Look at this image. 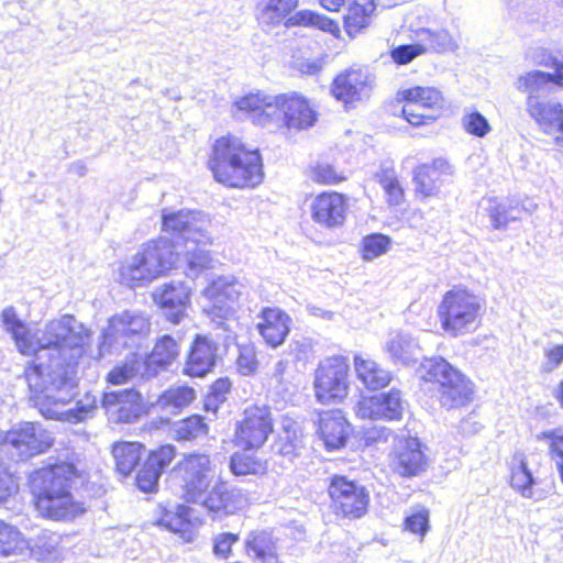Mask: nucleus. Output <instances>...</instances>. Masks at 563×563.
I'll return each instance as SVG.
<instances>
[{
    "label": "nucleus",
    "mask_w": 563,
    "mask_h": 563,
    "mask_svg": "<svg viewBox=\"0 0 563 563\" xmlns=\"http://www.w3.org/2000/svg\"><path fill=\"white\" fill-rule=\"evenodd\" d=\"M150 332V321L142 313L125 311L113 316L101 334L99 354L119 353L124 347L136 346Z\"/></svg>",
    "instance_id": "obj_9"
},
{
    "label": "nucleus",
    "mask_w": 563,
    "mask_h": 563,
    "mask_svg": "<svg viewBox=\"0 0 563 563\" xmlns=\"http://www.w3.org/2000/svg\"><path fill=\"white\" fill-rule=\"evenodd\" d=\"M375 76L365 67H351L340 73L331 85V93L346 109L355 108L371 97Z\"/></svg>",
    "instance_id": "obj_13"
},
{
    "label": "nucleus",
    "mask_w": 563,
    "mask_h": 563,
    "mask_svg": "<svg viewBox=\"0 0 563 563\" xmlns=\"http://www.w3.org/2000/svg\"><path fill=\"white\" fill-rule=\"evenodd\" d=\"M285 25L287 27L294 25H317V13L313 11H298L294 15L287 18Z\"/></svg>",
    "instance_id": "obj_61"
},
{
    "label": "nucleus",
    "mask_w": 563,
    "mask_h": 563,
    "mask_svg": "<svg viewBox=\"0 0 563 563\" xmlns=\"http://www.w3.org/2000/svg\"><path fill=\"white\" fill-rule=\"evenodd\" d=\"M209 167L214 179L228 187H255L263 180L258 150H249L239 137L222 136L213 145Z\"/></svg>",
    "instance_id": "obj_6"
},
{
    "label": "nucleus",
    "mask_w": 563,
    "mask_h": 563,
    "mask_svg": "<svg viewBox=\"0 0 563 563\" xmlns=\"http://www.w3.org/2000/svg\"><path fill=\"white\" fill-rule=\"evenodd\" d=\"M437 397L442 407L454 409L466 406L473 400L474 384L461 371L451 374L445 384L435 387Z\"/></svg>",
    "instance_id": "obj_24"
},
{
    "label": "nucleus",
    "mask_w": 563,
    "mask_h": 563,
    "mask_svg": "<svg viewBox=\"0 0 563 563\" xmlns=\"http://www.w3.org/2000/svg\"><path fill=\"white\" fill-rule=\"evenodd\" d=\"M486 210L495 229L505 228L510 221L520 219L521 210L509 201H500L497 198L487 200Z\"/></svg>",
    "instance_id": "obj_36"
},
{
    "label": "nucleus",
    "mask_w": 563,
    "mask_h": 563,
    "mask_svg": "<svg viewBox=\"0 0 563 563\" xmlns=\"http://www.w3.org/2000/svg\"><path fill=\"white\" fill-rule=\"evenodd\" d=\"M238 368L243 375H251L257 367V361L252 350H243L236 360Z\"/></svg>",
    "instance_id": "obj_60"
},
{
    "label": "nucleus",
    "mask_w": 563,
    "mask_h": 563,
    "mask_svg": "<svg viewBox=\"0 0 563 563\" xmlns=\"http://www.w3.org/2000/svg\"><path fill=\"white\" fill-rule=\"evenodd\" d=\"M222 484L219 482L212 487V489L207 494L203 493V498L200 499L201 503L210 512H213L217 516H221L223 504L221 501V494H224L222 490Z\"/></svg>",
    "instance_id": "obj_54"
},
{
    "label": "nucleus",
    "mask_w": 563,
    "mask_h": 563,
    "mask_svg": "<svg viewBox=\"0 0 563 563\" xmlns=\"http://www.w3.org/2000/svg\"><path fill=\"white\" fill-rule=\"evenodd\" d=\"M394 472L404 477L418 476L427 468V459L416 438L400 440L391 456Z\"/></svg>",
    "instance_id": "obj_21"
},
{
    "label": "nucleus",
    "mask_w": 563,
    "mask_h": 563,
    "mask_svg": "<svg viewBox=\"0 0 563 563\" xmlns=\"http://www.w3.org/2000/svg\"><path fill=\"white\" fill-rule=\"evenodd\" d=\"M85 345L81 344L78 355L73 354L69 347L47 364L25 368L26 383L45 418L78 423L96 412L97 398L89 393L78 399L73 408L62 409L75 395V367L85 352Z\"/></svg>",
    "instance_id": "obj_2"
},
{
    "label": "nucleus",
    "mask_w": 563,
    "mask_h": 563,
    "mask_svg": "<svg viewBox=\"0 0 563 563\" xmlns=\"http://www.w3.org/2000/svg\"><path fill=\"white\" fill-rule=\"evenodd\" d=\"M173 431L178 441H191L208 433L203 417L192 415L174 424Z\"/></svg>",
    "instance_id": "obj_41"
},
{
    "label": "nucleus",
    "mask_w": 563,
    "mask_h": 563,
    "mask_svg": "<svg viewBox=\"0 0 563 563\" xmlns=\"http://www.w3.org/2000/svg\"><path fill=\"white\" fill-rule=\"evenodd\" d=\"M413 181L416 191L423 197H434L440 191L441 178L427 164L415 169Z\"/></svg>",
    "instance_id": "obj_42"
},
{
    "label": "nucleus",
    "mask_w": 563,
    "mask_h": 563,
    "mask_svg": "<svg viewBox=\"0 0 563 563\" xmlns=\"http://www.w3.org/2000/svg\"><path fill=\"white\" fill-rule=\"evenodd\" d=\"M271 126L299 132L313 125L316 114L308 100L297 92L275 96V103L268 107Z\"/></svg>",
    "instance_id": "obj_11"
},
{
    "label": "nucleus",
    "mask_w": 563,
    "mask_h": 563,
    "mask_svg": "<svg viewBox=\"0 0 563 563\" xmlns=\"http://www.w3.org/2000/svg\"><path fill=\"white\" fill-rule=\"evenodd\" d=\"M231 390V382L228 377L217 379L209 389V394L220 398L223 402L227 400V395Z\"/></svg>",
    "instance_id": "obj_62"
},
{
    "label": "nucleus",
    "mask_w": 563,
    "mask_h": 563,
    "mask_svg": "<svg viewBox=\"0 0 563 563\" xmlns=\"http://www.w3.org/2000/svg\"><path fill=\"white\" fill-rule=\"evenodd\" d=\"M133 358L130 362H125L122 365L115 366L107 377V380L112 385H121L126 383L129 379L141 373V368H144L143 361L132 355Z\"/></svg>",
    "instance_id": "obj_46"
},
{
    "label": "nucleus",
    "mask_w": 563,
    "mask_h": 563,
    "mask_svg": "<svg viewBox=\"0 0 563 563\" xmlns=\"http://www.w3.org/2000/svg\"><path fill=\"white\" fill-rule=\"evenodd\" d=\"M402 401L399 390H390L368 398H363L356 406V415L362 419L398 420L402 415Z\"/></svg>",
    "instance_id": "obj_20"
},
{
    "label": "nucleus",
    "mask_w": 563,
    "mask_h": 563,
    "mask_svg": "<svg viewBox=\"0 0 563 563\" xmlns=\"http://www.w3.org/2000/svg\"><path fill=\"white\" fill-rule=\"evenodd\" d=\"M196 398V391L189 386H172L157 399L156 407L164 413L178 415Z\"/></svg>",
    "instance_id": "obj_33"
},
{
    "label": "nucleus",
    "mask_w": 563,
    "mask_h": 563,
    "mask_svg": "<svg viewBox=\"0 0 563 563\" xmlns=\"http://www.w3.org/2000/svg\"><path fill=\"white\" fill-rule=\"evenodd\" d=\"M243 285L234 276H219L207 288L211 301L208 313L224 331H231L228 321L234 314L233 305L242 294Z\"/></svg>",
    "instance_id": "obj_14"
},
{
    "label": "nucleus",
    "mask_w": 563,
    "mask_h": 563,
    "mask_svg": "<svg viewBox=\"0 0 563 563\" xmlns=\"http://www.w3.org/2000/svg\"><path fill=\"white\" fill-rule=\"evenodd\" d=\"M145 452L140 442H119L112 446V455L115 462V470L123 476L130 475Z\"/></svg>",
    "instance_id": "obj_32"
},
{
    "label": "nucleus",
    "mask_w": 563,
    "mask_h": 563,
    "mask_svg": "<svg viewBox=\"0 0 563 563\" xmlns=\"http://www.w3.org/2000/svg\"><path fill=\"white\" fill-rule=\"evenodd\" d=\"M427 167L432 169V172L440 178L442 176L452 175L453 173L451 164L444 158H437L431 164H427Z\"/></svg>",
    "instance_id": "obj_64"
},
{
    "label": "nucleus",
    "mask_w": 563,
    "mask_h": 563,
    "mask_svg": "<svg viewBox=\"0 0 563 563\" xmlns=\"http://www.w3.org/2000/svg\"><path fill=\"white\" fill-rule=\"evenodd\" d=\"M209 220L198 210H164L162 230L170 239L161 238L143 245L120 268V282L134 288L162 276L184 257L190 277L209 268L211 256L205 247L210 243Z\"/></svg>",
    "instance_id": "obj_1"
},
{
    "label": "nucleus",
    "mask_w": 563,
    "mask_h": 563,
    "mask_svg": "<svg viewBox=\"0 0 563 563\" xmlns=\"http://www.w3.org/2000/svg\"><path fill=\"white\" fill-rule=\"evenodd\" d=\"M101 407L108 419L114 423H132L144 412L143 397L134 388L104 393Z\"/></svg>",
    "instance_id": "obj_17"
},
{
    "label": "nucleus",
    "mask_w": 563,
    "mask_h": 563,
    "mask_svg": "<svg viewBox=\"0 0 563 563\" xmlns=\"http://www.w3.org/2000/svg\"><path fill=\"white\" fill-rule=\"evenodd\" d=\"M344 179L345 177L342 174L336 173L332 166L319 165V184H338Z\"/></svg>",
    "instance_id": "obj_63"
},
{
    "label": "nucleus",
    "mask_w": 563,
    "mask_h": 563,
    "mask_svg": "<svg viewBox=\"0 0 563 563\" xmlns=\"http://www.w3.org/2000/svg\"><path fill=\"white\" fill-rule=\"evenodd\" d=\"M214 466L205 453H190L178 463V471L184 483L185 497L188 501L199 504L214 476Z\"/></svg>",
    "instance_id": "obj_15"
},
{
    "label": "nucleus",
    "mask_w": 563,
    "mask_h": 563,
    "mask_svg": "<svg viewBox=\"0 0 563 563\" xmlns=\"http://www.w3.org/2000/svg\"><path fill=\"white\" fill-rule=\"evenodd\" d=\"M384 351L396 365H410L420 356V346L417 341L407 333L397 332L386 341Z\"/></svg>",
    "instance_id": "obj_28"
},
{
    "label": "nucleus",
    "mask_w": 563,
    "mask_h": 563,
    "mask_svg": "<svg viewBox=\"0 0 563 563\" xmlns=\"http://www.w3.org/2000/svg\"><path fill=\"white\" fill-rule=\"evenodd\" d=\"M424 52L426 47H422L420 43L399 45L391 51V57L397 64L406 65Z\"/></svg>",
    "instance_id": "obj_53"
},
{
    "label": "nucleus",
    "mask_w": 563,
    "mask_h": 563,
    "mask_svg": "<svg viewBox=\"0 0 563 563\" xmlns=\"http://www.w3.org/2000/svg\"><path fill=\"white\" fill-rule=\"evenodd\" d=\"M256 328L264 341L272 347L283 344L289 334L291 318L279 308H264Z\"/></svg>",
    "instance_id": "obj_26"
},
{
    "label": "nucleus",
    "mask_w": 563,
    "mask_h": 563,
    "mask_svg": "<svg viewBox=\"0 0 563 563\" xmlns=\"http://www.w3.org/2000/svg\"><path fill=\"white\" fill-rule=\"evenodd\" d=\"M331 506L336 515L357 519L367 512L369 493L354 481L344 476H334L328 486Z\"/></svg>",
    "instance_id": "obj_12"
},
{
    "label": "nucleus",
    "mask_w": 563,
    "mask_h": 563,
    "mask_svg": "<svg viewBox=\"0 0 563 563\" xmlns=\"http://www.w3.org/2000/svg\"><path fill=\"white\" fill-rule=\"evenodd\" d=\"M297 443L291 438L289 431H285L284 435H279L273 444V451L284 457L292 460L297 455Z\"/></svg>",
    "instance_id": "obj_56"
},
{
    "label": "nucleus",
    "mask_w": 563,
    "mask_h": 563,
    "mask_svg": "<svg viewBox=\"0 0 563 563\" xmlns=\"http://www.w3.org/2000/svg\"><path fill=\"white\" fill-rule=\"evenodd\" d=\"M218 344L208 335L197 334L191 343L184 373L203 377L216 366Z\"/></svg>",
    "instance_id": "obj_23"
},
{
    "label": "nucleus",
    "mask_w": 563,
    "mask_h": 563,
    "mask_svg": "<svg viewBox=\"0 0 563 563\" xmlns=\"http://www.w3.org/2000/svg\"><path fill=\"white\" fill-rule=\"evenodd\" d=\"M246 554L257 563H279L276 540L265 530L251 531L245 539Z\"/></svg>",
    "instance_id": "obj_29"
},
{
    "label": "nucleus",
    "mask_w": 563,
    "mask_h": 563,
    "mask_svg": "<svg viewBox=\"0 0 563 563\" xmlns=\"http://www.w3.org/2000/svg\"><path fill=\"white\" fill-rule=\"evenodd\" d=\"M534 484L536 479L531 471L528 468L527 462L521 457L518 466L514 467L511 471L510 485L525 498L541 499L542 496H536L533 492L532 487Z\"/></svg>",
    "instance_id": "obj_40"
},
{
    "label": "nucleus",
    "mask_w": 563,
    "mask_h": 563,
    "mask_svg": "<svg viewBox=\"0 0 563 563\" xmlns=\"http://www.w3.org/2000/svg\"><path fill=\"white\" fill-rule=\"evenodd\" d=\"M230 471L235 476L264 473L265 465L249 453H234L230 459Z\"/></svg>",
    "instance_id": "obj_44"
},
{
    "label": "nucleus",
    "mask_w": 563,
    "mask_h": 563,
    "mask_svg": "<svg viewBox=\"0 0 563 563\" xmlns=\"http://www.w3.org/2000/svg\"><path fill=\"white\" fill-rule=\"evenodd\" d=\"M52 444L51 433L36 422H22L4 434L0 433V453L14 462L43 453Z\"/></svg>",
    "instance_id": "obj_8"
},
{
    "label": "nucleus",
    "mask_w": 563,
    "mask_h": 563,
    "mask_svg": "<svg viewBox=\"0 0 563 563\" xmlns=\"http://www.w3.org/2000/svg\"><path fill=\"white\" fill-rule=\"evenodd\" d=\"M23 549L21 533L12 526L0 522V555L16 554Z\"/></svg>",
    "instance_id": "obj_45"
},
{
    "label": "nucleus",
    "mask_w": 563,
    "mask_h": 563,
    "mask_svg": "<svg viewBox=\"0 0 563 563\" xmlns=\"http://www.w3.org/2000/svg\"><path fill=\"white\" fill-rule=\"evenodd\" d=\"M18 489V484L15 483L13 476L10 472L0 464V503L5 501L13 493Z\"/></svg>",
    "instance_id": "obj_58"
},
{
    "label": "nucleus",
    "mask_w": 563,
    "mask_h": 563,
    "mask_svg": "<svg viewBox=\"0 0 563 563\" xmlns=\"http://www.w3.org/2000/svg\"><path fill=\"white\" fill-rule=\"evenodd\" d=\"M349 364L346 357L333 355L319 364V402H340L347 395Z\"/></svg>",
    "instance_id": "obj_16"
},
{
    "label": "nucleus",
    "mask_w": 563,
    "mask_h": 563,
    "mask_svg": "<svg viewBox=\"0 0 563 563\" xmlns=\"http://www.w3.org/2000/svg\"><path fill=\"white\" fill-rule=\"evenodd\" d=\"M222 484V490L224 494H221V501L223 504L222 512L224 515L233 512L242 500V495L239 489L231 488L228 483L219 481Z\"/></svg>",
    "instance_id": "obj_55"
},
{
    "label": "nucleus",
    "mask_w": 563,
    "mask_h": 563,
    "mask_svg": "<svg viewBox=\"0 0 563 563\" xmlns=\"http://www.w3.org/2000/svg\"><path fill=\"white\" fill-rule=\"evenodd\" d=\"M375 10L374 0H351L347 13L344 15L345 31L354 36L369 23L371 15Z\"/></svg>",
    "instance_id": "obj_34"
},
{
    "label": "nucleus",
    "mask_w": 563,
    "mask_h": 563,
    "mask_svg": "<svg viewBox=\"0 0 563 563\" xmlns=\"http://www.w3.org/2000/svg\"><path fill=\"white\" fill-rule=\"evenodd\" d=\"M438 316L442 329L457 336L472 331L481 316L479 299L465 289H451L445 292L439 307Z\"/></svg>",
    "instance_id": "obj_7"
},
{
    "label": "nucleus",
    "mask_w": 563,
    "mask_h": 563,
    "mask_svg": "<svg viewBox=\"0 0 563 563\" xmlns=\"http://www.w3.org/2000/svg\"><path fill=\"white\" fill-rule=\"evenodd\" d=\"M422 378L426 382L432 383L435 387H441L445 384L451 374L455 373L457 368L452 366L446 360L442 357H431L424 360L421 365Z\"/></svg>",
    "instance_id": "obj_38"
},
{
    "label": "nucleus",
    "mask_w": 563,
    "mask_h": 563,
    "mask_svg": "<svg viewBox=\"0 0 563 563\" xmlns=\"http://www.w3.org/2000/svg\"><path fill=\"white\" fill-rule=\"evenodd\" d=\"M272 431L271 412L266 407L246 408L243 420L236 427L235 441L245 450L257 449Z\"/></svg>",
    "instance_id": "obj_18"
},
{
    "label": "nucleus",
    "mask_w": 563,
    "mask_h": 563,
    "mask_svg": "<svg viewBox=\"0 0 563 563\" xmlns=\"http://www.w3.org/2000/svg\"><path fill=\"white\" fill-rule=\"evenodd\" d=\"M355 372L358 379L368 389H379L388 385L390 382V374L380 367L375 361L364 360L356 356L354 360Z\"/></svg>",
    "instance_id": "obj_35"
},
{
    "label": "nucleus",
    "mask_w": 563,
    "mask_h": 563,
    "mask_svg": "<svg viewBox=\"0 0 563 563\" xmlns=\"http://www.w3.org/2000/svg\"><path fill=\"white\" fill-rule=\"evenodd\" d=\"M190 292V287L185 283L170 282L157 288L153 298L165 319L173 324H179L187 317Z\"/></svg>",
    "instance_id": "obj_19"
},
{
    "label": "nucleus",
    "mask_w": 563,
    "mask_h": 563,
    "mask_svg": "<svg viewBox=\"0 0 563 563\" xmlns=\"http://www.w3.org/2000/svg\"><path fill=\"white\" fill-rule=\"evenodd\" d=\"M419 41L426 51L433 49L437 52L451 51L455 48L452 36L444 30L431 31L422 29L419 33Z\"/></svg>",
    "instance_id": "obj_43"
},
{
    "label": "nucleus",
    "mask_w": 563,
    "mask_h": 563,
    "mask_svg": "<svg viewBox=\"0 0 563 563\" xmlns=\"http://www.w3.org/2000/svg\"><path fill=\"white\" fill-rule=\"evenodd\" d=\"M405 529L413 534H419L422 539L430 529L429 511L421 508L407 516L405 519Z\"/></svg>",
    "instance_id": "obj_52"
},
{
    "label": "nucleus",
    "mask_w": 563,
    "mask_h": 563,
    "mask_svg": "<svg viewBox=\"0 0 563 563\" xmlns=\"http://www.w3.org/2000/svg\"><path fill=\"white\" fill-rule=\"evenodd\" d=\"M351 428L341 410L319 411V437L328 451L345 446Z\"/></svg>",
    "instance_id": "obj_25"
},
{
    "label": "nucleus",
    "mask_w": 563,
    "mask_h": 563,
    "mask_svg": "<svg viewBox=\"0 0 563 563\" xmlns=\"http://www.w3.org/2000/svg\"><path fill=\"white\" fill-rule=\"evenodd\" d=\"M275 103V97L262 92L249 93L239 100L235 106L239 110L251 113L257 124L264 128H271V118L268 107Z\"/></svg>",
    "instance_id": "obj_31"
},
{
    "label": "nucleus",
    "mask_w": 563,
    "mask_h": 563,
    "mask_svg": "<svg viewBox=\"0 0 563 563\" xmlns=\"http://www.w3.org/2000/svg\"><path fill=\"white\" fill-rule=\"evenodd\" d=\"M58 543L59 537L57 534L51 531H42L34 540L32 551L42 559H46L55 552Z\"/></svg>",
    "instance_id": "obj_51"
},
{
    "label": "nucleus",
    "mask_w": 563,
    "mask_h": 563,
    "mask_svg": "<svg viewBox=\"0 0 563 563\" xmlns=\"http://www.w3.org/2000/svg\"><path fill=\"white\" fill-rule=\"evenodd\" d=\"M536 438L539 441L549 442V453L554 463L563 460V431L561 429L542 431Z\"/></svg>",
    "instance_id": "obj_49"
},
{
    "label": "nucleus",
    "mask_w": 563,
    "mask_h": 563,
    "mask_svg": "<svg viewBox=\"0 0 563 563\" xmlns=\"http://www.w3.org/2000/svg\"><path fill=\"white\" fill-rule=\"evenodd\" d=\"M189 525V508L184 505H178V515L176 518H172V521H168L166 529L174 533H183L188 529Z\"/></svg>",
    "instance_id": "obj_59"
},
{
    "label": "nucleus",
    "mask_w": 563,
    "mask_h": 563,
    "mask_svg": "<svg viewBox=\"0 0 563 563\" xmlns=\"http://www.w3.org/2000/svg\"><path fill=\"white\" fill-rule=\"evenodd\" d=\"M376 178L384 189L387 203L399 206L404 200V190L397 179L396 172L391 165L383 164Z\"/></svg>",
    "instance_id": "obj_37"
},
{
    "label": "nucleus",
    "mask_w": 563,
    "mask_h": 563,
    "mask_svg": "<svg viewBox=\"0 0 563 563\" xmlns=\"http://www.w3.org/2000/svg\"><path fill=\"white\" fill-rule=\"evenodd\" d=\"M179 347L177 341L169 334L162 335L155 343L152 352L143 361L144 375H155L158 369H163L172 364L178 356Z\"/></svg>",
    "instance_id": "obj_27"
},
{
    "label": "nucleus",
    "mask_w": 563,
    "mask_h": 563,
    "mask_svg": "<svg viewBox=\"0 0 563 563\" xmlns=\"http://www.w3.org/2000/svg\"><path fill=\"white\" fill-rule=\"evenodd\" d=\"M346 214V200L338 192L319 194V223L328 228L343 224Z\"/></svg>",
    "instance_id": "obj_30"
},
{
    "label": "nucleus",
    "mask_w": 563,
    "mask_h": 563,
    "mask_svg": "<svg viewBox=\"0 0 563 563\" xmlns=\"http://www.w3.org/2000/svg\"><path fill=\"white\" fill-rule=\"evenodd\" d=\"M79 454L66 450L53 463L33 472L31 489L38 512L53 520H73L85 512L81 503L75 500L74 486L82 481Z\"/></svg>",
    "instance_id": "obj_4"
},
{
    "label": "nucleus",
    "mask_w": 563,
    "mask_h": 563,
    "mask_svg": "<svg viewBox=\"0 0 563 563\" xmlns=\"http://www.w3.org/2000/svg\"><path fill=\"white\" fill-rule=\"evenodd\" d=\"M541 65L552 67L555 73L531 70L518 77L517 89L527 95L526 111L547 134L563 133V108L550 98L554 86L563 88V60L548 56Z\"/></svg>",
    "instance_id": "obj_5"
},
{
    "label": "nucleus",
    "mask_w": 563,
    "mask_h": 563,
    "mask_svg": "<svg viewBox=\"0 0 563 563\" xmlns=\"http://www.w3.org/2000/svg\"><path fill=\"white\" fill-rule=\"evenodd\" d=\"M176 454L173 445L166 444L152 451L135 477L136 486L140 490L152 493L158 486V479L165 468L172 463Z\"/></svg>",
    "instance_id": "obj_22"
},
{
    "label": "nucleus",
    "mask_w": 563,
    "mask_h": 563,
    "mask_svg": "<svg viewBox=\"0 0 563 563\" xmlns=\"http://www.w3.org/2000/svg\"><path fill=\"white\" fill-rule=\"evenodd\" d=\"M298 0H266L258 20L262 24H279L297 7Z\"/></svg>",
    "instance_id": "obj_39"
},
{
    "label": "nucleus",
    "mask_w": 563,
    "mask_h": 563,
    "mask_svg": "<svg viewBox=\"0 0 563 563\" xmlns=\"http://www.w3.org/2000/svg\"><path fill=\"white\" fill-rule=\"evenodd\" d=\"M397 100L405 102L402 114L415 126L433 122L443 108V97L434 87H420L399 90Z\"/></svg>",
    "instance_id": "obj_10"
},
{
    "label": "nucleus",
    "mask_w": 563,
    "mask_h": 563,
    "mask_svg": "<svg viewBox=\"0 0 563 563\" xmlns=\"http://www.w3.org/2000/svg\"><path fill=\"white\" fill-rule=\"evenodd\" d=\"M465 130L475 136L483 137L490 131L487 119L478 111H466L462 119Z\"/></svg>",
    "instance_id": "obj_48"
},
{
    "label": "nucleus",
    "mask_w": 563,
    "mask_h": 563,
    "mask_svg": "<svg viewBox=\"0 0 563 563\" xmlns=\"http://www.w3.org/2000/svg\"><path fill=\"white\" fill-rule=\"evenodd\" d=\"M543 354L545 358L542 364L543 372L551 373L563 364V344L545 347Z\"/></svg>",
    "instance_id": "obj_57"
},
{
    "label": "nucleus",
    "mask_w": 563,
    "mask_h": 563,
    "mask_svg": "<svg viewBox=\"0 0 563 563\" xmlns=\"http://www.w3.org/2000/svg\"><path fill=\"white\" fill-rule=\"evenodd\" d=\"M1 319L19 351L24 355H34L31 366L47 364L69 347L73 354L78 355L81 344H87L90 336V331L70 314L49 321L36 334L19 319L11 306L2 310Z\"/></svg>",
    "instance_id": "obj_3"
},
{
    "label": "nucleus",
    "mask_w": 563,
    "mask_h": 563,
    "mask_svg": "<svg viewBox=\"0 0 563 563\" xmlns=\"http://www.w3.org/2000/svg\"><path fill=\"white\" fill-rule=\"evenodd\" d=\"M240 540L239 533L229 531L214 534L212 538V551L217 558L228 559L231 554L232 547Z\"/></svg>",
    "instance_id": "obj_50"
},
{
    "label": "nucleus",
    "mask_w": 563,
    "mask_h": 563,
    "mask_svg": "<svg viewBox=\"0 0 563 563\" xmlns=\"http://www.w3.org/2000/svg\"><path fill=\"white\" fill-rule=\"evenodd\" d=\"M389 243V238L379 233L364 238L362 244L364 260L371 261L386 253Z\"/></svg>",
    "instance_id": "obj_47"
}]
</instances>
